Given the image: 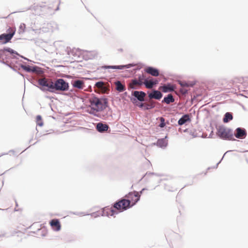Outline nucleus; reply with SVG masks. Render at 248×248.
Masks as SVG:
<instances>
[{
	"label": "nucleus",
	"mask_w": 248,
	"mask_h": 248,
	"mask_svg": "<svg viewBox=\"0 0 248 248\" xmlns=\"http://www.w3.org/2000/svg\"><path fill=\"white\" fill-rule=\"evenodd\" d=\"M90 103L91 110L89 112L90 113L100 117H107V113H105L108 104L107 99L93 97L90 98Z\"/></svg>",
	"instance_id": "obj_1"
},
{
	"label": "nucleus",
	"mask_w": 248,
	"mask_h": 248,
	"mask_svg": "<svg viewBox=\"0 0 248 248\" xmlns=\"http://www.w3.org/2000/svg\"><path fill=\"white\" fill-rule=\"evenodd\" d=\"M144 189L140 191V194L137 191L129 192L125 196V198L129 202L131 207L134 206L139 200L140 197V194L142 193Z\"/></svg>",
	"instance_id": "obj_2"
},
{
	"label": "nucleus",
	"mask_w": 248,
	"mask_h": 248,
	"mask_svg": "<svg viewBox=\"0 0 248 248\" xmlns=\"http://www.w3.org/2000/svg\"><path fill=\"white\" fill-rule=\"evenodd\" d=\"M217 134L220 138L224 139L231 140L233 137L232 131L223 126L218 127Z\"/></svg>",
	"instance_id": "obj_3"
},
{
	"label": "nucleus",
	"mask_w": 248,
	"mask_h": 248,
	"mask_svg": "<svg viewBox=\"0 0 248 248\" xmlns=\"http://www.w3.org/2000/svg\"><path fill=\"white\" fill-rule=\"evenodd\" d=\"M54 92L56 91H65L68 90V83L64 79L59 78L54 82Z\"/></svg>",
	"instance_id": "obj_4"
},
{
	"label": "nucleus",
	"mask_w": 248,
	"mask_h": 248,
	"mask_svg": "<svg viewBox=\"0 0 248 248\" xmlns=\"http://www.w3.org/2000/svg\"><path fill=\"white\" fill-rule=\"evenodd\" d=\"M131 207L129 202L126 198L121 199L115 202L113 205V208L118 210L119 212H123Z\"/></svg>",
	"instance_id": "obj_5"
},
{
	"label": "nucleus",
	"mask_w": 248,
	"mask_h": 248,
	"mask_svg": "<svg viewBox=\"0 0 248 248\" xmlns=\"http://www.w3.org/2000/svg\"><path fill=\"white\" fill-rule=\"evenodd\" d=\"M38 84L42 86L47 88L46 90L53 93L54 92V82L51 79L46 78H40L38 81Z\"/></svg>",
	"instance_id": "obj_6"
},
{
	"label": "nucleus",
	"mask_w": 248,
	"mask_h": 248,
	"mask_svg": "<svg viewBox=\"0 0 248 248\" xmlns=\"http://www.w3.org/2000/svg\"><path fill=\"white\" fill-rule=\"evenodd\" d=\"M8 31L9 32L7 34L3 33L0 35V41H1L3 44L9 42L12 39L15 33L16 30L9 28Z\"/></svg>",
	"instance_id": "obj_7"
},
{
	"label": "nucleus",
	"mask_w": 248,
	"mask_h": 248,
	"mask_svg": "<svg viewBox=\"0 0 248 248\" xmlns=\"http://www.w3.org/2000/svg\"><path fill=\"white\" fill-rule=\"evenodd\" d=\"M49 224L52 229L55 231H59L61 229V224L59 220L57 219H53L51 220L49 222Z\"/></svg>",
	"instance_id": "obj_8"
},
{
	"label": "nucleus",
	"mask_w": 248,
	"mask_h": 248,
	"mask_svg": "<svg viewBox=\"0 0 248 248\" xmlns=\"http://www.w3.org/2000/svg\"><path fill=\"white\" fill-rule=\"evenodd\" d=\"M159 89L164 93H167L173 91L175 89V87L171 84H168L167 85L160 86L159 88Z\"/></svg>",
	"instance_id": "obj_9"
},
{
	"label": "nucleus",
	"mask_w": 248,
	"mask_h": 248,
	"mask_svg": "<svg viewBox=\"0 0 248 248\" xmlns=\"http://www.w3.org/2000/svg\"><path fill=\"white\" fill-rule=\"evenodd\" d=\"M246 135L247 133L244 129L239 127L236 129V133L235 134V136L237 138L243 139L246 137Z\"/></svg>",
	"instance_id": "obj_10"
},
{
	"label": "nucleus",
	"mask_w": 248,
	"mask_h": 248,
	"mask_svg": "<svg viewBox=\"0 0 248 248\" xmlns=\"http://www.w3.org/2000/svg\"><path fill=\"white\" fill-rule=\"evenodd\" d=\"M144 70L145 72L153 76L157 77L159 75L158 70L152 67H148Z\"/></svg>",
	"instance_id": "obj_11"
},
{
	"label": "nucleus",
	"mask_w": 248,
	"mask_h": 248,
	"mask_svg": "<svg viewBox=\"0 0 248 248\" xmlns=\"http://www.w3.org/2000/svg\"><path fill=\"white\" fill-rule=\"evenodd\" d=\"M113 207L109 208V207H105L103 209V215H106L107 216H112L115 214H117V212L114 210Z\"/></svg>",
	"instance_id": "obj_12"
},
{
	"label": "nucleus",
	"mask_w": 248,
	"mask_h": 248,
	"mask_svg": "<svg viewBox=\"0 0 248 248\" xmlns=\"http://www.w3.org/2000/svg\"><path fill=\"white\" fill-rule=\"evenodd\" d=\"M148 96L150 99L154 98L159 100L162 97V94L160 91L155 90L152 93H150Z\"/></svg>",
	"instance_id": "obj_13"
},
{
	"label": "nucleus",
	"mask_w": 248,
	"mask_h": 248,
	"mask_svg": "<svg viewBox=\"0 0 248 248\" xmlns=\"http://www.w3.org/2000/svg\"><path fill=\"white\" fill-rule=\"evenodd\" d=\"M133 95L136 97L139 101H143L144 100V97L146 93L142 91H134Z\"/></svg>",
	"instance_id": "obj_14"
},
{
	"label": "nucleus",
	"mask_w": 248,
	"mask_h": 248,
	"mask_svg": "<svg viewBox=\"0 0 248 248\" xmlns=\"http://www.w3.org/2000/svg\"><path fill=\"white\" fill-rule=\"evenodd\" d=\"M158 83V81L157 80H154L153 79H145L144 80V85H145V87L147 89H152L154 85H156Z\"/></svg>",
	"instance_id": "obj_15"
},
{
	"label": "nucleus",
	"mask_w": 248,
	"mask_h": 248,
	"mask_svg": "<svg viewBox=\"0 0 248 248\" xmlns=\"http://www.w3.org/2000/svg\"><path fill=\"white\" fill-rule=\"evenodd\" d=\"M135 65L133 64H129L127 65H119V66H105L103 67L105 69H123L124 68H129L132 66H134Z\"/></svg>",
	"instance_id": "obj_16"
},
{
	"label": "nucleus",
	"mask_w": 248,
	"mask_h": 248,
	"mask_svg": "<svg viewBox=\"0 0 248 248\" xmlns=\"http://www.w3.org/2000/svg\"><path fill=\"white\" fill-rule=\"evenodd\" d=\"M190 119L189 118V116L188 114H185L182 116V118H181L178 122V124L179 125H182L184 124H185L187 122H190Z\"/></svg>",
	"instance_id": "obj_17"
},
{
	"label": "nucleus",
	"mask_w": 248,
	"mask_h": 248,
	"mask_svg": "<svg viewBox=\"0 0 248 248\" xmlns=\"http://www.w3.org/2000/svg\"><path fill=\"white\" fill-rule=\"evenodd\" d=\"M108 128V126L106 124H103L101 123L97 124L96 129L99 132H103L107 131Z\"/></svg>",
	"instance_id": "obj_18"
},
{
	"label": "nucleus",
	"mask_w": 248,
	"mask_h": 248,
	"mask_svg": "<svg viewBox=\"0 0 248 248\" xmlns=\"http://www.w3.org/2000/svg\"><path fill=\"white\" fill-rule=\"evenodd\" d=\"M73 86L75 88L82 89L84 87V83L82 80H77L73 81Z\"/></svg>",
	"instance_id": "obj_19"
},
{
	"label": "nucleus",
	"mask_w": 248,
	"mask_h": 248,
	"mask_svg": "<svg viewBox=\"0 0 248 248\" xmlns=\"http://www.w3.org/2000/svg\"><path fill=\"white\" fill-rule=\"evenodd\" d=\"M167 136L165 138L158 140L157 141V145L160 147H165L168 144V141L166 140Z\"/></svg>",
	"instance_id": "obj_20"
},
{
	"label": "nucleus",
	"mask_w": 248,
	"mask_h": 248,
	"mask_svg": "<svg viewBox=\"0 0 248 248\" xmlns=\"http://www.w3.org/2000/svg\"><path fill=\"white\" fill-rule=\"evenodd\" d=\"M174 101V99L173 96L171 94H168L167 97H166L162 100V102H165L167 104H169L170 103H172Z\"/></svg>",
	"instance_id": "obj_21"
},
{
	"label": "nucleus",
	"mask_w": 248,
	"mask_h": 248,
	"mask_svg": "<svg viewBox=\"0 0 248 248\" xmlns=\"http://www.w3.org/2000/svg\"><path fill=\"white\" fill-rule=\"evenodd\" d=\"M140 86V85L139 82H138L137 80L133 79L129 84L128 88V89H136V86Z\"/></svg>",
	"instance_id": "obj_22"
},
{
	"label": "nucleus",
	"mask_w": 248,
	"mask_h": 248,
	"mask_svg": "<svg viewBox=\"0 0 248 248\" xmlns=\"http://www.w3.org/2000/svg\"><path fill=\"white\" fill-rule=\"evenodd\" d=\"M116 90L119 92H122L125 90L124 85H123L120 81H118L115 83Z\"/></svg>",
	"instance_id": "obj_23"
},
{
	"label": "nucleus",
	"mask_w": 248,
	"mask_h": 248,
	"mask_svg": "<svg viewBox=\"0 0 248 248\" xmlns=\"http://www.w3.org/2000/svg\"><path fill=\"white\" fill-rule=\"evenodd\" d=\"M233 117L232 114L230 112H227L224 116L223 118V122L224 123H228L229 121H231Z\"/></svg>",
	"instance_id": "obj_24"
},
{
	"label": "nucleus",
	"mask_w": 248,
	"mask_h": 248,
	"mask_svg": "<svg viewBox=\"0 0 248 248\" xmlns=\"http://www.w3.org/2000/svg\"><path fill=\"white\" fill-rule=\"evenodd\" d=\"M36 122L37 124L39 126H42L43 125V122L40 115H37L36 116Z\"/></svg>",
	"instance_id": "obj_25"
},
{
	"label": "nucleus",
	"mask_w": 248,
	"mask_h": 248,
	"mask_svg": "<svg viewBox=\"0 0 248 248\" xmlns=\"http://www.w3.org/2000/svg\"><path fill=\"white\" fill-rule=\"evenodd\" d=\"M145 76L142 75L141 76L139 77L138 80H137L140 86L144 84Z\"/></svg>",
	"instance_id": "obj_26"
},
{
	"label": "nucleus",
	"mask_w": 248,
	"mask_h": 248,
	"mask_svg": "<svg viewBox=\"0 0 248 248\" xmlns=\"http://www.w3.org/2000/svg\"><path fill=\"white\" fill-rule=\"evenodd\" d=\"M154 107L155 105L152 102H151L150 104H145V108L146 109H149L152 108H154Z\"/></svg>",
	"instance_id": "obj_27"
},
{
	"label": "nucleus",
	"mask_w": 248,
	"mask_h": 248,
	"mask_svg": "<svg viewBox=\"0 0 248 248\" xmlns=\"http://www.w3.org/2000/svg\"><path fill=\"white\" fill-rule=\"evenodd\" d=\"M95 86L99 89H103L104 88V84L103 82H98L95 84Z\"/></svg>",
	"instance_id": "obj_28"
},
{
	"label": "nucleus",
	"mask_w": 248,
	"mask_h": 248,
	"mask_svg": "<svg viewBox=\"0 0 248 248\" xmlns=\"http://www.w3.org/2000/svg\"><path fill=\"white\" fill-rule=\"evenodd\" d=\"M160 120L161 123L159 124V126L161 128L164 127L165 126V119L163 117H160Z\"/></svg>",
	"instance_id": "obj_29"
},
{
	"label": "nucleus",
	"mask_w": 248,
	"mask_h": 248,
	"mask_svg": "<svg viewBox=\"0 0 248 248\" xmlns=\"http://www.w3.org/2000/svg\"><path fill=\"white\" fill-rule=\"evenodd\" d=\"M6 50L11 53V54H17V53L15 51H14V50H13L12 49L10 48H8L7 49H6Z\"/></svg>",
	"instance_id": "obj_30"
},
{
	"label": "nucleus",
	"mask_w": 248,
	"mask_h": 248,
	"mask_svg": "<svg viewBox=\"0 0 248 248\" xmlns=\"http://www.w3.org/2000/svg\"><path fill=\"white\" fill-rule=\"evenodd\" d=\"M180 84L182 87H188L189 86V85L186 83V82H180Z\"/></svg>",
	"instance_id": "obj_31"
},
{
	"label": "nucleus",
	"mask_w": 248,
	"mask_h": 248,
	"mask_svg": "<svg viewBox=\"0 0 248 248\" xmlns=\"http://www.w3.org/2000/svg\"><path fill=\"white\" fill-rule=\"evenodd\" d=\"M145 104H142H142H140V107H143V106H144V107H145Z\"/></svg>",
	"instance_id": "obj_32"
},
{
	"label": "nucleus",
	"mask_w": 248,
	"mask_h": 248,
	"mask_svg": "<svg viewBox=\"0 0 248 248\" xmlns=\"http://www.w3.org/2000/svg\"><path fill=\"white\" fill-rule=\"evenodd\" d=\"M118 50L120 52H122L123 51V49L122 48H120L119 49H118Z\"/></svg>",
	"instance_id": "obj_33"
}]
</instances>
